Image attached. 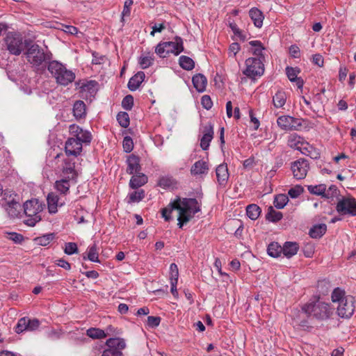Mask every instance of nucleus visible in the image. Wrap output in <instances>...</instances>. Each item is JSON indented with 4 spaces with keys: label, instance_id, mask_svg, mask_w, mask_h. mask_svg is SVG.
Listing matches in <instances>:
<instances>
[{
    "label": "nucleus",
    "instance_id": "obj_1",
    "mask_svg": "<svg viewBox=\"0 0 356 356\" xmlns=\"http://www.w3.org/2000/svg\"><path fill=\"white\" fill-rule=\"evenodd\" d=\"M332 314L333 308L328 303L317 300L305 304L300 311L293 310L291 316L296 325L305 327H309V322L305 318V316L308 318L324 321L328 319Z\"/></svg>",
    "mask_w": 356,
    "mask_h": 356
},
{
    "label": "nucleus",
    "instance_id": "obj_2",
    "mask_svg": "<svg viewBox=\"0 0 356 356\" xmlns=\"http://www.w3.org/2000/svg\"><path fill=\"white\" fill-rule=\"evenodd\" d=\"M173 210L179 211L177 218L178 226L181 228L184 224L189 222L194 215L200 211L198 202L195 198H182L177 197L173 202H170L168 207L162 209V216L165 221H170L171 219L170 213Z\"/></svg>",
    "mask_w": 356,
    "mask_h": 356
},
{
    "label": "nucleus",
    "instance_id": "obj_3",
    "mask_svg": "<svg viewBox=\"0 0 356 356\" xmlns=\"http://www.w3.org/2000/svg\"><path fill=\"white\" fill-rule=\"evenodd\" d=\"M47 70L51 76L55 79L56 83L63 86H67L72 83L76 77L74 72L68 70L65 65L57 60L50 61Z\"/></svg>",
    "mask_w": 356,
    "mask_h": 356
},
{
    "label": "nucleus",
    "instance_id": "obj_4",
    "mask_svg": "<svg viewBox=\"0 0 356 356\" xmlns=\"http://www.w3.org/2000/svg\"><path fill=\"white\" fill-rule=\"evenodd\" d=\"M42 209V206L38 200H27L24 204V211L26 216L24 222L30 227L35 226L37 222L41 220L40 213Z\"/></svg>",
    "mask_w": 356,
    "mask_h": 356
},
{
    "label": "nucleus",
    "instance_id": "obj_5",
    "mask_svg": "<svg viewBox=\"0 0 356 356\" xmlns=\"http://www.w3.org/2000/svg\"><path fill=\"white\" fill-rule=\"evenodd\" d=\"M183 51V40L179 36L175 38V41L159 43L155 49L156 54L161 58H165L170 53L177 56Z\"/></svg>",
    "mask_w": 356,
    "mask_h": 356
},
{
    "label": "nucleus",
    "instance_id": "obj_6",
    "mask_svg": "<svg viewBox=\"0 0 356 356\" xmlns=\"http://www.w3.org/2000/svg\"><path fill=\"white\" fill-rule=\"evenodd\" d=\"M26 56L28 62L35 67H39L43 62L49 59L43 49L37 44H32L27 47Z\"/></svg>",
    "mask_w": 356,
    "mask_h": 356
},
{
    "label": "nucleus",
    "instance_id": "obj_7",
    "mask_svg": "<svg viewBox=\"0 0 356 356\" xmlns=\"http://www.w3.org/2000/svg\"><path fill=\"white\" fill-rule=\"evenodd\" d=\"M4 42L8 51L13 55H19L24 49L23 38L17 33L9 32L4 38Z\"/></svg>",
    "mask_w": 356,
    "mask_h": 356
},
{
    "label": "nucleus",
    "instance_id": "obj_8",
    "mask_svg": "<svg viewBox=\"0 0 356 356\" xmlns=\"http://www.w3.org/2000/svg\"><path fill=\"white\" fill-rule=\"evenodd\" d=\"M246 68L243 73L250 79L261 76L264 72V65L260 58H249L245 60Z\"/></svg>",
    "mask_w": 356,
    "mask_h": 356
},
{
    "label": "nucleus",
    "instance_id": "obj_9",
    "mask_svg": "<svg viewBox=\"0 0 356 356\" xmlns=\"http://www.w3.org/2000/svg\"><path fill=\"white\" fill-rule=\"evenodd\" d=\"M336 210L342 216H356V199L352 196L343 197L337 202Z\"/></svg>",
    "mask_w": 356,
    "mask_h": 356
},
{
    "label": "nucleus",
    "instance_id": "obj_10",
    "mask_svg": "<svg viewBox=\"0 0 356 356\" xmlns=\"http://www.w3.org/2000/svg\"><path fill=\"white\" fill-rule=\"evenodd\" d=\"M302 119L290 115H282L277 120V125L285 131L300 130L302 127Z\"/></svg>",
    "mask_w": 356,
    "mask_h": 356
},
{
    "label": "nucleus",
    "instance_id": "obj_11",
    "mask_svg": "<svg viewBox=\"0 0 356 356\" xmlns=\"http://www.w3.org/2000/svg\"><path fill=\"white\" fill-rule=\"evenodd\" d=\"M355 298L352 296H347L338 305L337 313L341 318L350 317L355 310Z\"/></svg>",
    "mask_w": 356,
    "mask_h": 356
},
{
    "label": "nucleus",
    "instance_id": "obj_12",
    "mask_svg": "<svg viewBox=\"0 0 356 356\" xmlns=\"http://www.w3.org/2000/svg\"><path fill=\"white\" fill-rule=\"evenodd\" d=\"M309 169V164L307 159H300L291 163V170L296 179H304Z\"/></svg>",
    "mask_w": 356,
    "mask_h": 356
},
{
    "label": "nucleus",
    "instance_id": "obj_13",
    "mask_svg": "<svg viewBox=\"0 0 356 356\" xmlns=\"http://www.w3.org/2000/svg\"><path fill=\"white\" fill-rule=\"evenodd\" d=\"M82 151V144L74 138H70L65 142V152L67 156L76 157Z\"/></svg>",
    "mask_w": 356,
    "mask_h": 356
},
{
    "label": "nucleus",
    "instance_id": "obj_14",
    "mask_svg": "<svg viewBox=\"0 0 356 356\" xmlns=\"http://www.w3.org/2000/svg\"><path fill=\"white\" fill-rule=\"evenodd\" d=\"M287 143L290 147L298 149L302 154H305L304 150H307V148L304 146L307 145L308 143L303 138L296 134H291L289 136Z\"/></svg>",
    "mask_w": 356,
    "mask_h": 356
},
{
    "label": "nucleus",
    "instance_id": "obj_15",
    "mask_svg": "<svg viewBox=\"0 0 356 356\" xmlns=\"http://www.w3.org/2000/svg\"><path fill=\"white\" fill-rule=\"evenodd\" d=\"M213 134V126L211 123H209L204 127L203 136L200 140V147L203 150L208 149Z\"/></svg>",
    "mask_w": 356,
    "mask_h": 356
},
{
    "label": "nucleus",
    "instance_id": "obj_16",
    "mask_svg": "<svg viewBox=\"0 0 356 356\" xmlns=\"http://www.w3.org/2000/svg\"><path fill=\"white\" fill-rule=\"evenodd\" d=\"M217 181L220 186L225 187L229 179L228 168L227 164H220L216 169Z\"/></svg>",
    "mask_w": 356,
    "mask_h": 356
},
{
    "label": "nucleus",
    "instance_id": "obj_17",
    "mask_svg": "<svg viewBox=\"0 0 356 356\" xmlns=\"http://www.w3.org/2000/svg\"><path fill=\"white\" fill-rule=\"evenodd\" d=\"M97 86L98 83L96 81H86L80 86V92L83 95L86 93L85 96L86 98L94 97L97 92Z\"/></svg>",
    "mask_w": 356,
    "mask_h": 356
},
{
    "label": "nucleus",
    "instance_id": "obj_18",
    "mask_svg": "<svg viewBox=\"0 0 356 356\" xmlns=\"http://www.w3.org/2000/svg\"><path fill=\"white\" fill-rule=\"evenodd\" d=\"M3 207L11 218H16L20 213L21 205L15 200L6 201L3 204Z\"/></svg>",
    "mask_w": 356,
    "mask_h": 356
},
{
    "label": "nucleus",
    "instance_id": "obj_19",
    "mask_svg": "<svg viewBox=\"0 0 356 356\" xmlns=\"http://www.w3.org/2000/svg\"><path fill=\"white\" fill-rule=\"evenodd\" d=\"M209 165L206 161L199 160L191 166V174L193 176L207 175L209 172Z\"/></svg>",
    "mask_w": 356,
    "mask_h": 356
},
{
    "label": "nucleus",
    "instance_id": "obj_20",
    "mask_svg": "<svg viewBox=\"0 0 356 356\" xmlns=\"http://www.w3.org/2000/svg\"><path fill=\"white\" fill-rule=\"evenodd\" d=\"M127 172L131 175L134 173L140 172L141 170V166L140 165V158L134 154L130 155L127 159Z\"/></svg>",
    "mask_w": 356,
    "mask_h": 356
},
{
    "label": "nucleus",
    "instance_id": "obj_21",
    "mask_svg": "<svg viewBox=\"0 0 356 356\" xmlns=\"http://www.w3.org/2000/svg\"><path fill=\"white\" fill-rule=\"evenodd\" d=\"M147 177L141 172L136 173L133 175L129 181V186L133 189H137L147 182Z\"/></svg>",
    "mask_w": 356,
    "mask_h": 356
},
{
    "label": "nucleus",
    "instance_id": "obj_22",
    "mask_svg": "<svg viewBox=\"0 0 356 356\" xmlns=\"http://www.w3.org/2000/svg\"><path fill=\"white\" fill-rule=\"evenodd\" d=\"M192 82L194 88L200 92L206 90L207 79L202 74H197L193 76Z\"/></svg>",
    "mask_w": 356,
    "mask_h": 356
},
{
    "label": "nucleus",
    "instance_id": "obj_23",
    "mask_svg": "<svg viewBox=\"0 0 356 356\" xmlns=\"http://www.w3.org/2000/svg\"><path fill=\"white\" fill-rule=\"evenodd\" d=\"M145 77V74L143 72H138L129 79L128 88L131 91H135L139 88L141 83L144 81Z\"/></svg>",
    "mask_w": 356,
    "mask_h": 356
},
{
    "label": "nucleus",
    "instance_id": "obj_24",
    "mask_svg": "<svg viewBox=\"0 0 356 356\" xmlns=\"http://www.w3.org/2000/svg\"><path fill=\"white\" fill-rule=\"evenodd\" d=\"M47 200L49 212L50 213H56L58 211V207H61L63 205L62 202H59V198L58 195L53 193H51L48 195Z\"/></svg>",
    "mask_w": 356,
    "mask_h": 356
},
{
    "label": "nucleus",
    "instance_id": "obj_25",
    "mask_svg": "<svg viewBox=\"0 0 356 356\" xmlns=\"http://www.w3.org/2000/svg\"><path fill=\"white\" fill-rule=\"evenodd\" d=\"M299 245L296 242L286 241L283 245V254L287 258H291L297 254Z\"/></svg>",
    "mask_w": 356,
    "mask_h": 356
},
{
    "label": "nucleus",
    "instance_id": "obj_26",
    "mask_svg": "<svg viewBox=\"0 0 356 356\" xmlns=\"http://www.w3.org/2000/svg\"><path fill=\"white\" fill-rule=\"evenodd\" d=\"M108 348L115 349L122 352L126 347V343L123 339L120 338H110L106 342Z\"/></svg>",
    "mask_w": 356,
    "mask_h": 356
},
{
    "label": "nucleus",
    "instance_id": "obj_27",
    "mask_svg": "<svg viewBox=\"0 0 356 356\" xmlns=\"http://www.w3.org/2000/svg\"><path fill=\"white\" fill-rule=\"evenodd\" d=\"M249 15L257 27L260 28L262 26L264 15L260 10L252 8L249 11Z\"/></svg>",
    "mask_w": 356,
    "mask_h": 356
},
{
    "label": "nucleus",
    "instance_id": "obj_28",
    "mask_svg": "<svg viewBox=\"0 0 356 356\" xmlns=\"http://www.w3.org/2000/svg\"><path fill=\"white\" fill-rule=\"evenodd\" d=\"M73 114L76 119H81L86 116V104L83 101L75 102L73 106Z\"/></svg>",
    "mask_w": 356,
    "mask_h": 356
},
{
    "label": "nucleus",
    "instance_id": "obj_29",
    "mask_svg": "<svg viewBox=\"0 0 356 356\" xmlns=\"http://www.w3.org/2000/svg\"><path fill=\"white\" fill-rule=\"evenodd\" d=\"M327 230L325 224H318L314 225L309 230V235L313 238H319L325 234Z\"/></svg>",
    "mask_w": 356,
    "mask_h": 356
},
{
    "label": "nucleus",
    "instance_id": "obj_30",
    "mask_svg": "<svg viewBox=\"0 0 356 356\" xmlns=\"http://www.w3.org/2000/svg\"><path fill=\"white\" fill-rule=\"evenodd\" d=\"M63 173L66 176L65 178L68 179H74L76 177V172L74 170V163L65 160V165L63 168Z\"/></svg>",
    "mask_w": 356,
    "mask_h": 356
},
{
    "label": "nucleus",
    "instance_id": "obj_31",
    "mask_svg": "<svg viewBox=\"0 0 356 356\" xmlns=\"http://www.w3.org/2000/svg\"><path fill=\"white\" fill-rule=\"evenodd\" d=\"M83 259H88L92 262L100 263L97 244L95 243L88 247L87 256L83 257Z\"/></svg>",
    "mask_w": 356,
    "mask_h": 356
},
{
    "label": "nucleus",
    "instance_id": "obj_32",
    "mask_svg": "<svg viewBox=\"0 0 356 356\" xmlns=\"http://www.w3.org/2000/svg\"><path fill=\"white\" fill-rule=\"evenodd\" d=\"M267 252L272 257H277L282 252L283 253V246L277 242H272L268 246Z\"/></svg>",
    "mask_w": 356,
    "mask_h": 356
},
{
    "label": "nucleus",
    "instance_id": "obj_33",
    "mask_svg": "<svg viewBox=\"0 0 356 356\" xmlns=\"http://www.w3.org/2000/svg\"><path fill=\"white\" fill-rule=\"evenodd\" d=\"M307 189L312 194L322 195L327 198H329V194L325 193L326 186L325 184H319L316 186H308Z\"/></svg>",
    "mask_w": 356,
    "mask_h": 356
},
{
    "label": "nucleus",
    "instance_id": "obj_34",
    "mask_svg": "<svg viewBox=\"0 0 356 356\" xmlns=\"http://www.w3.org/2000/svg\"><path fill=\"white\" fill-rule=\"evenodd\" d=\"M283 217L282 213L280 211H275L273 207L268 208V212L266 215V219L273 222H277L280 221Z\"/></svg>",
    "mask_w": 356,
    "mask_h": 356
},
{
    "label": "nucleus",
    "instance_id": "obj_35",
    "mask_svg": "<svg viewBox=\"0 0 356 356\" xmlns=\"http://www.w3.org/2000/svg\"><path fill=\"white\" fill-rule=\"evenodd\" d=\"M286 95L284 91L279 90L273 96V102L275 107L282 108L286 103Z\"/></svg>",
    "mask_w": 356,
    "mask_h": 356
},
{
    "label": "nucleus",
    "instance_id": "obj_36",
    "mask_svg": "<svg viewBox=\"0 0 356 356\" xmlns=\"http://www.w3.org/2000/svg\"><path fill=\"white\" fill-rule=\"evenodd\" d=\"M261 211V210L260 207L254 204H250L246 208L247 216L253 220H257L259 218Z\"/></svg>",
    "mask_w": 356,
    "mask_h": 356
},
{
    "label": "nucleus",
    "instance_id": "obj_37",
    "mask_svg": "<svg viewBox=\"0 0 356 356\" xmlns=\"http://www.w3.org/2000/svg\"><path fill=\"white\" fill-rule=\"evenodd\" d=\"M179 65L186 70H191L195 67L193 60L186 56H181L179 59Z\"/></svg>",
    "mask_w": 356,
    "mask_h": 356
},
{
    "label": "nucleus",
    "instance_id": "obj_38",
    "mask_svg": "<svg viewBox=\"0 0 356 356\" xmlns=\"http://www.w3.org/2000/svg\"><path fill=\"white\" fill-rule=\"evenodd\" d=\"M249 44L254 47L252 49V54L256 56L257 58H260L261 59L264 57L262 51L264 49L261 42L259 40H252L250 41Z\"/></svg>",
    "mask_w": 356,
    "mask_h": 356
},
{
    "label": "nucleus",
    "instance_id": "obj_39",
    "mask_svg": "<svg viewBox=\"0 0 356 356\" xmlns=\"http://www.w3.org/2000/svg\"><path fill=\"white\" fill-rule=\"evenodd\" d=\"M289 201L288 197L284 194H279L275 197L274 206L279 209H283Z\"/></svg>",
    "mask_w": 356,
    "mask_h": 356
},
{
    "label": "nucleus",
    "instance_id": "obj_40",
    "mask_svg": "<svg viewBox=\"0 0 356 356\" xmlns=\"http://www.w3.org/2000/svg\"><path fill=\"white\" fill-rule=\"evenodd\" d=\"M70 179L67 178L62 179L59 181H56V188L61 193L65 194L70 188Z\"/></svg>",
    "mask_w": 356,
    "mask_h": 356
},
{
    "label": "nucleus",
    "instance_id": "obj_41",
    "mask_svg": "<svg viewBox=\"0 0 356 356\" xmlns=\"http://www.w3.org/2000/svg\"><path fill=\"white\" fill-rule=\"evenodd\" d=\"M154 61L153 54L148 53L147 56H141L139 58V64L142 69H146L151 66Z\"/></svg>",
    "mask_w": 356,
    "mask_h": 356
},
{
    "label": "nucleus",
    "instance_id": "obj_42",
    "mask_svg": "<svg viewBox=\"0 0 356 356\" xmlns=\"http://www.w3.org/2000/svg\"><path fill=\"white\" fill-rule=\"evenodd\" d=\"M145 197V191L143 189L132 192L129 195L128 203L138 202Z\"/></svg>",
    "mask_w": 356,
    "mask_h": 356
},
{
    "label": "nucleus",
    "instance_id": "obj_43",
    "mask_svg": "<svg viewBox=\"0 0 356 356\" xmlns=\"http://www.w3.org/2000/svg\"><path fill=\"white\" fill-rule=\"evenodd\" d=\"M86 332L87 335L92 339H102L106 336L104 331L99 328L91 327Z\"/></svg>",
    "mask_w": 356,
    "mask_h": 356
},
{
    "label": "nucleus",
    "instance_id": "obj_44",
    "mask_svg": "<svg viewBox=\"0 0 356 356\" xmlns=\"http://www.w3.org/2000/svg\"><path fill=\"white\" fill-rule=\"evenodd\" d=\"M54 236L53 234H45L42 236L37 237L34 239L36 244L46 246L54 239Z\"/></svg>",
    "mask_w": 356,
    "mask_h": 356
},
{
    "label": "nucleus",
    "instance_id": "obj_45",
    "mask_svg": "<svg viewBox=\"0 0 356 356\" xmlns=\"http://www.w3.org/2000/svg\"><path fill=\"white\" fill-rule=\"evenodd\" d=\"M117 120L123 128L128 127L130 123L129 114L126 112H120L117 115Z\"/></svg>",
    "mask_w": 356,
    "mask_h": 356
},
{
    "label": "nucleus",
    "instance_id": "obj_46",
    "mask_svg": "<svg viewBox=\"0 0 356 356\" xmlns=\"http://www.w3.org/2000/svg\"><path fill=\"white\" fill-rule=\"evenodd\" d=\"M346 296H345L344 291L340 289L339 288H337L334 289L333 292L332 293V300L333 302H338L339 305Z\"/></svg>",
    "mask_w": 356,
    "mask_h": 356
},
{
    "label": "nucleus",
    "instance_id": "obj_47",
    "mask_svg": "<svg viewBox=\"0 0 356 356\" xmlns=\"http://www.w3.org/2000/svg\"><path fill=\"white\" fill-rule=\"evenodd\" d=\"M92 139L91 134L88 131L82 130L81 134H79L74 138V140H77L80 143H90Z\"/></svg>",
    "mask_w": 356,
    "mask_h": 356
},
{
    "label": "nucleus",
    "instance_id": "obj_48",
    "mask_svg": "<svg viewBox=\"0 0 356 356\" xmlns=\"http://www.w3.org/2000/svg\"><path fill=\"white\" fill-rule=\"evenodd\" d=\"M286 73L289 79L291 82H294L295 80L298 78L297 76L300 73V70L297 67L294 68L292 67H286Z\"/></svg>",
    "mask_w": 356,
    "mask_h": 356
},
{
    "label": "nucleus",
    "instance_id": "obj_49",
    "mask_svg": "<svg viewBox=\"0 0 356 356\" xmlns=\"http://www.w3.org/2000/svg\"><path fill=\"white\" fill-rule=\"evenodd\" d=\"M179 277L178 267L175 264H172L170 266V282H177Z\"/></svg>",
    "mask_w": 356,
    "mask_h": 356
},
{
    "label": "nucleus",
    "instance_id": "obj_50",
    "mask_svg": "<svg viewBox=\"0 0 356 356\" xmlns=\"http://www.w3.org/2000/svg\"><path fill=\"white\" fill-rule=\"evenodd\" d=\"M27 318H22L18 321L17 325L15 327V330L17 334H20L24 331L27 330L28 326Z\"/></svg>",
    "mask_w": 356,
    "mask_h": 356
},
{
    "label": "nucleus",
    "instance_id": "obj_51",
    "mask_svg": "<svg viewBox=\"0 0 356 356\" xmlns=\"http://www.w3.org/2000/svg\"><path fill=\"white\" fill-rule=\"evenodd\" d=\"M229 27L231 28L234 35L238 37L241 41H245L246 40L245 33L243 31L240 30L235 23H230Z\"/></svg>",
    "mask_w": 356,
    "mask_h": 356
},
{
    "label": "nucleus",
    "instance_id": "obj_52",
    "mask_svg": "<svg viewBox=\"0 0 356 356\" xmlns=\"http://www.w3.org/2000/svg\"><path fill=\"white\" fill-rule=\"evenodd\" d=\"M134 106V97L131 95L125 96L122 101V106L127 111L131 110Z\"/></svg>",
    "mask_w": 356,
    "mask_h": 356
},
{
    "label": "nucleus",
    "instance_id": "obj_53",
    "mask_svg": "<svg viewBox=\"0 0 356 356\" xmlns=\"http://www.w3.org/2000/svg\"><path fill=\"white\" fill-rule=\"evenodd\" d=\"M122 146L127 153L131 152L134 149V142L130 136H125L123 139Z\"/></svg>",
    "mask_w": 356,
    "mask_h": 356
},
{
    "label": "nucleus",
    "instance_id": "obj_54",
    "mask_svg": "<svg viewBox=\"0 0 356 356\" xmlns=\"http://www.w3.org/2000/svg\"><path fill=\"white\" fill-rule=\"evenodd\" d=\"M304 191V188L299 185L289 189L288 194L291 198H296Z\"/></svg>",
    "mask_w": 356,
    "mask_h": 356
},
{
    "label": "nucleus",
    "instance_id": "obj_55",
    "mask_svg": "<svg viewBox=\"0 0 356 356\" xmlns=\"http://www.w3.org/2000/svg\"><path fill=\"white\" fill-rule=\"evenodd\" d=\"M64 252L69 255L76 253L78 252L77 245L75 243H66Z\"/></svg>",
    "mask_w": 356,
    "mask_h": 356
},
{
    "label": "nucleus",
    "instance_id": "obj_56",
    "mask_svg": "<svg viewBox=\"0 0 356 356\" xmlns=\"http://www.w3.org/2000/svg\"><path fill=\"white\" fill-rule=\"evenodd\" d=\"M173 184V179L168 177H162L159 179L158 185L163 188L170 187Z\"/></svg>",
    "mask_w": 356,
    "mask_h": 356
},
{
    "label": "nucleus",
    "instance_id": "obj_57",
    "mask_svg": "<svg viewBox=\"0 0 356 356\" xmlns=\"http://www.w3.org/2000/svg\"><path fill=\"white\" fill-rule=\"evenodd\" d=\"M161 322V318L159 316H149L147 317V325L150 327L159 326Z\"/></svg>",
    "mask_w": 356,
    "mask_h": 356
},
{
    "label": "nucleus",
    "instance_id": "obj_58",
    "mask_svg": "<svg viewBox=\"0 0 356 356\" xmlns=\"http://www.w3.org/2000/svg\"><path fill=\"white\" fill-rule=\"evenodd\" d=\"M27 322H28L27 330H29V331L35 330L40 326V321L36 318H33V319L27 318Z\"/></svg>",
    "mask_w": 356,
    "mask_h": 356
},
{
    "label": "nucleus",
    "instance_id": "obj_59",
    "mask_svg": "<svg viewBox=\"0 0 356 356\" xmlns=\"http://www.w3.org/2000/svg\"><path fill=\"white\" fill-rule=\"evenodd\" d=\"M8 238L15 243L20 244L24 241V236L21 234H18L16 232H11L8 234Z\"/></svg>",
    "mask_w": 356,
    "mask_h": 356
},
{
    "label": "nucleus",
    "instance_id": "obj_60",
    "mask_svg": "<svg viewBox=\"0 0 356 356\" xmlns=\"http://www.w3.org/2000/svg\"><path fill=\"white\" fill-rule=\"evenodd\" d=\"M201 103L202 106L207 110L210 109L212 107L213 103L211 97L209 95H204L201 99Z\"/></svg>",
    "mask_w": 356,
    "mask_h": 356
},
{
    "label": "nucleus",
    "instance_id": "obj_61",
    "mask_svg": "<svg viewBox=\"0 0 356 356\" xmlns=\"http://www.w3.org/2000/svg\"><path fill=\"white\" fill-rule=\"evenodd\" d=\"M241 47L238 43L234 42L229 47V56L234 57L239 51Z\"/></svg>",
    "mask_w": 356,
    "mask_h": 356
},
{
    "label": "nucleus",
    "instance_id": "obj_62",
    "mask_svg": "<svg viewBox=\"0 0 356 356\" xmlns=\"http://www.w3.org/2000/svg\"><path fill=\"white\" fill-rule=\"evenodd\" d=\"M70 133L73 135V138H76L81 134L82 129L76 124H71L69 127Z\"/></svg>",
    "mask_w": 356,
    "mask_h": 356
},
{
    "label": "nucleus",
    "instance_id": "obj_63",
    "mask_svg": "<svg viewBox=\"0 0 356 356\" xmlns=\"http://www.w3.org/2000/svg\"><path fill=\"white\" fill-rule=\"evenodd\" d=\"M102 356H122V353L115 349L107 348L104 350Z\"/></svg>",
    "mask_w": 356,
    "mask_h": 356
},
{
    "label": "nucleus",
    "instance_id": "obj_64",
    "mask_svg": "<svg viewBox=\"0 0 356 356\" xmlns=\"http://www.w3.org/2000/svg\"><path fill=\"white\" fill-rule=\"evenodd\" d=\"M56 264L65 270H70L71 268V265L69 262H67V261L63 259H58L55 261Z\"/></svg>",
    "mask_w": 356,
    "mask_h": 356
}]
</instances>
